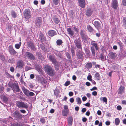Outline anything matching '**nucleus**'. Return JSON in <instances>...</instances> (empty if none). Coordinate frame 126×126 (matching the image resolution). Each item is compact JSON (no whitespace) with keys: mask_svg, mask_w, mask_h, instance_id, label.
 <instances>
[{"mask_svg":"<svg viewBox=\"0 0 126 126\" xmlns=\"http://www.w3.org/2000/svg\"><path fill=\"white\" fill-rule=\"evenodd\" d=\"M70 84V81H67L65 83V85L66 86H67Z\"/></svg>","mask_w":126,"mask_h":126,"instance_id":"obj_57","label":"nucleus"},{"mask_svg":"<svg viewBox=\"0 0 126 126\" xmlns=\"http://www.w3.org/2000/svg\"><path fill=\"white\" fill-rule=\"evenodd\" d=\"M35 95L32 92H29L28 94V96H33Z\"/></svg>","mask_w":126,"mask_h":126,"instance_id":"obj_42","label":"nucleus"},{"mask_svg":"<svg viewBox=\"0 0 126 126\" xmlns=\"http://www.w3.org/2000/svg\"><path fill=\"white\" fill-rule=\"evenodd\" d=\"M68 124L69 125H71V118L70 117L69 118V120L68 121Z\"/></svg>","mask_w":126,"mask_h":126,"instance_id":"obj_59","label":"nucleus"},{"mask_svg":"<svg viewBox=\"0 0 126 126\" xmlns=\"http://www.w3.org/2000/svg\"><path fill=\"white\" fill-rule=\"evenodd\" d=\"M92 76L91 75H88L87 77V79L88 80L90 81L92 79Z\"/></svg>","mask_w":126,"mask_h":126,"instance_id":"obj_47","label":"nucleus"},{"mask_svg":"<svg viewBox=\"0 0 126 126\" xmlns=\"http://www.w3.org/2000/svg\"><path fill=\"white\" fill-rule=\"evenodd\" d=\"M99 123V121L98 120H96L95 121L94 124L95 125H97Z\"/></svg>","mask_w":126,"mask_h":126,"instance_id":"obj_64","label":"nucleus"},{"mask_svg":"<svg viewBox=\"0 0 126 126\" xmlns=\"http://www.w3.org/2000/svg\"><path fill=\"white\" fill-rule=\"evenodd\" d=\"M120 120L118 118H116L115 119V123L116 125H118L120 123Z\"/></svg>","mask_w":126,"mask_h":126,"instance_id":"obj_33","label":"nucleus"},{"mask_svg":"<svg viewBox=\"0 0 126 126\" xmlns=\"http://www.w3.org/2000/svg\"><path fill=\"white\" fill-rule=\"evenodd\" d=\"M94 25L98 31H99L101 28V24L100 23L97 21H95L94 22Z\"/></svg>","mask_w":126,"mask_h":126,"instance_id":"obj_19","label":"nucleus"},{"mask_svg":"<svg viewBox=\"0 0 126 126\" xmlns=\"http://www.w3.org/2000/svg\"><path fill=\"white\" fill-rule=\"evenodd\" d=\"M3 99L5 102H6L8 100V98L6 96H4L3 97Z\"/></svg>","mask_w":126,"mask_h":126,"instance_id":"obj_36","label":"nucleus"},{"mask_svg":"<svg viewBox=\"0 0 126 126\" xmlns=\"http://www.w3.org/2000/svg\"><path fill=\"white\" fill-rule=\"evenodd\" d=\"M59 0H52L53 2L55 5H57L59 2Z\"/></svg>","mask_w":126,"mask_h":126,"instance_id":"obj_40","label":"nucleus"},{"mask_svg":"<svg viewBox=\"0 0 126 126\" xmlns=\"http://www.w3.org/2000/svg\"><path fill=\"white\" fill-rule=\"evenodd\" d=\"M46 73L50 76H53L55 73V71L49 65H46L44 66Z\"/></svg>","mask_w":126,"mask_h":126,"instance_id":"obj_1","label":"nucleus"},{"mask_svg":"<svg viewBox=\"0 0 126 126\" xmlns=\"http://www.w3.org/2000/svg\"><path fill=\"white\" fill-rule=\"evenodd\" d=\"M103 101L105 102V103L107 104V98L105 97H103Z\"/></svg>","mask_w":126,"mask_h":126,"instance_id":"obj_45","label":"nucleus"},{"mask_svg":"<svg viewBox=\"0 0 126 126\" xmlns=\"http://www.w3.org/2000/svg\"><path fill=\"white\" fill-rule=\"evenodd\" d=\"M100 58L102 61H104L105 60L106 57L105 58L104 56L102 54L101 55Z\"/></svg>","mask_w":126,"mask_h":126,"instance_id":"obj_46","label":"nucleus"},{"mask_svg":"<svg viewBox=\"0 0 126 126\" xmlns=\"http://www.w3.org/2000/svg\"><path fill=\"white\" fill-rule=\"evenodd\" d=\"M42 19L41 17H36L35 20V25L38 27H40L42 24Z\"/></svg>","mask_w":126,"mask_h":126,"instance_id":"obj_5","label":"nucleus"},{"mask_svg":"<svg viewBox=\"0 0 126 126\" xmlns=\"http://www.w3.org/2000/svg\"><path fill=\"white\" fill-rule=\"evenodd\" d=\"M66 55L68 59H70V55L68 53V52L66 53Z\"/></svg>","mask_w":126,"mask_h":126,"instance_id":"obj_58","label":"nucleus"},{"mask_svg":"<svg viewBox=\"0 0 126 126\" xmlns=\"http://www.w3.org/2000/svg\"><path fill=\"white\" fill-rule=\"evenodd\" d=\"M60 91L59 90L57 89H55L54 90V94L57 97H60L61 95L59 96V94L60 93Z\"/></svg>","mask_w":126,"mask_h":126,"instance_id":"obj_26","label":"nucleus"},{"mask_svg":"<svg viewBox=\"0 0 126 126\" xmlns=\"http://www.w3.org/2000/svg\"><path fill=\"white\" fill-rule=\"evenodd\" d=\"M71 53L72 55L73 58L75 56V51L73 49H71Z\"/></svg>","mask_w":126,"mask_h":126,"instance_id":"obj_44","label":"nucleus"},{"mask_svg":"<svg viewBox=\"0 0 126 126\" xmlns=\"http://www.w3.org/2000/svg\"><path fill=\"white\" fill-rule=\"evenodd\" d=\"M17 106L20 108H24L27 109L29 108V105L27 103H25L23 102L18 101L16 103Z\"/></svg>","mask_w":126,"mask_h":126,"instance_id":"obj_4","label":"nucleus"},{"mask_svg":"<svg viewBox=\"0 0 126 126\" xmlns=\"http://www.w3.org/2000/svg\"><path fill=\"white\" fill-rule=\"evenodd\" d=\"M36 54L38 59H41V57H42V55L41 53L38 52L36 53Z\"/></svg>","mask_w":126,"mask_h":126,"instance_id":"obj_41","label":"nucleus"},{"mask_svg":"<svg viewBox=\"0 0 126 126\" xmlns=\"http://www.w3.org/2000/svg\"><path fill=\"white\" fill-rule=\"evenodd\" d=\"M13 115L16 118L18 119H21L23 117L22 114L18 110L15 111L13 112Z\"/></svg>","mask_w":126,"mask_h":126,"instance_id":"obj_6","label":"nucleus"},{"mask_svg":"<svg viewBox=\"0 0 126 126\" xmlns=\"http://www.w3.org/2000/svg\"><path fill=\"white\" fill-rule=\"evenodd\" d=\"M21 43L20 42L19 43V44H16L15 45V48L17 49H19L21 45Z\"/></svg>","mask_w":126,"mask_h":126,"instance_id":"obj_35","label":"nucleus"},{"mask_svg":"<svg viewBox=\"0 0 126 126\" xmlns=\"http://www.w3.org/2000/svg\"><path fill=\"white\" fill-rule=\"evenodd\" d=\"M48 34L49 36L52 37L57 34L56 32L54 30H49L48 32Z\"/></svg>","mask_w":126,"mask_h":126,"instance_id":"obj_18","label":"nucleus"},{"mask_svg":"<svg viewBox=\"0 0 126 126\" xmlns=\"http://www.w3.org/2000/svg\"><path fill=\"white\" fill-rule=\"evenodd\" d=\"M95 77L98 80L100 78V74L98 73H97L95 74Z\"/></svg>","mask_w":126,"mask_h":126,"instance_id":"obj_39","label":"nucleus"},{"mask_svg":"<svg viewBox=\"0 0 126 126\" xmlns=\"http://www.w3.org/2000/svg\"><path fill=\"white\" fill-rule=\"evenodd\" d=\"M122 4L123 6H126V0H122Z\"/></svg>","mask_w":126,"mask_h":126,"instance_id":"obj_43","label":"nucleus"},{"mask_svg":"<svg viewBox=\"0 0 126 126\" xmlns=\"http://www.w3.org/2000/svg\"><path fill=\"white\" fill-rule=\"evenodd\" d=\"M84 49L86 55L88 56H90V52L89 49L87 48H85Z\"/></svg>","mask_w":126,"mask_h":126,"instance_id":"obj_25","label":"nucleus"},{"mask_svg":"<svg viewBox=\"0 0 126 126\" xmlns=\"http://www.w3.org/2000/svg\"><path fill=\"white\" fill-rule=\"evenodd\" d=\"M87 120V119L85 117H84L82 118V121L83 122H85Z\"/></svg>","mask_w":126,"mask_h":126,"instance_id":"obj_63","label":"nucleus"},{"mask_svg":"<svg viewBox=\"0 0 126 126\" xmlns=\"http://www.w3.org/2000/svg\"><path fill=\"white\" fill-rule=\"evenodd\" d=\"M40 121V122L43 123H45V120L44 118H41Z\"/></svg>","mask_w":126,"mask_h":126,"instance_id":"obj_50","label":"nucleus"},{"mask_svg":"<svg viewBox=\"0 0 126 126\" xmlns=\"http://www.w3.org/2000/svg\"><path fill=\"white\" fill-rule=\"evenodd\" d=\"M63 42L62 40L61 39H58L56 41V43L57 45L60 46L62 45Z\"/></svg>","mask_w":126,"mask_h":126,"instance_id":"obj_28","label":"nucleus"},{"mask_svg":"<svg viewBox=\"0 0 126 126\" xmlns=\"http://www.w3.org/2000/svg\"><path fill=\"white\" fill-rule=\"evenodd\" d=\"M9 86L12 88L14 92L15 91L17 92H19L20 91V89L17 82L10 84Z\"/></svg>","mask_w":126,"mask_h":126,"instance_id":"obj_3","label":"nucleus"},{"mask_svg":"<svg viewBox=\"0 0 126 126\" xmlns=\"http://www.w3.org/2000/svg\"><path fill=\"white\" fill-rule=\"evenodd\" d=\"M22 90L25 94L27 96H28V94L29 91L25 88L23 89Z\"/></svg>","mask_w":126,"mask_h":126,"instance_id":"obj_29","label":"nucleus"},{"mask_svg":"<svg viewBox=\"0 0 126 126\" xmlns=\"http://www.w3.org/2000/svg\"><path fill=\"white\" fill-rule=\"evenodd\" d=\"M49 60L55 66L56 70H57L59 69L60 66V64L57 61L55 57L50 55L49 56Z\"/></svg>","mask_w":126,"mask_h":126,"instance_id":"obj_2","label":"nucleus"},{"mask_svg":"<svg viewBox=\"0 0 126 126\" xmlns=\"http://www.w3.org/2000/svg\"><path fill=\"white\" fill-rule=\"evenodd\" d=\"M116 56V53L111 52L108 54L107 57L109 59L113 60L115 59Z\"/></svg>","mask_w":126,"mask_h":126,"instance_id":"obj_11","label":"nucleus"},{"mask_svg":"<svg viewBox=\"0 0 126 126\" xmlns=\"http://www.w3.org/2000/svg\"><path fill=\"white\" fill-rule=\"evenodd\" d=\"M86 110V109L85 108H82L81 110V111L82 112L84 113L85 112Z\"/></svg>","mask_w":126,"mask_h":126,"instance_id":"obj_60","label":"nucleus"},{"mask_svg":"<svg viewBox=\"0 0 126 126\" xmlns=\"http://www.w3.org/2000/svg\"><path fill=\"white\" fill-rule=\"evenodd\" d=\"M122 104L125 105H126V100H123L122 101Z\"/></svg>","mask_w":126,"mask_h":126,"instance_id":"obj_61","label":"nucleus"},{"mask_svg":"<svg viewBox=\"0 0 126 126\" xmlns=\"http://www.w3.org/2000/svg\"><path fill=\"white\" fill-rule=\"evenodd\" d=\"M26 56L29 59L31 60H34L35 59V57L29 51H27L25 52Z\"/></svg>","mask_w":126,"mask_h":126,"instance_id":"obj_8","label":"nucleus"},{"mask_svg":"<svg viewBox=\"0 0 126 126\" xmlns=\"http://www.w3.org/2000/svg\"><path fill=\"white\" fill-rule=\"evenodd\" d=\"M27 46L28 47L30 48L32 50H34L36 49L33 43L31 41H29L27 43Z\"/></svg>","mask_w":126,"mask_h":126,"instance_id":"obj_12","label":"nucleus"},{"mask_svg":"<svg viewBox=\"0 0 126 126\" xmlns=\"http://www.w3.org/2000/svg\"><path fill=\"white\" fill-rule=\"evenodd\" d=\"M92 54L93 56H95V50L94 47H92L91 48Z\"/></svg>","mask_w":126,"mask_h":126,"instance_id":"obj_30","label":"nucleus"},{"mask_svg":"<svg viewBox=\"0 0 126 126\" xmlns=\"http://www.w3.org/2000/svg\"><path fill=\"white\" fill-rule=\"evenodd\" d=\"M76 100L77 101V104H80L81 103V101L80 98L78 97L77 98H76Z\"/></svg>","mask_w":126,"mask_h":126,"instance_id":"obj_37","label":"nucleus"},{"mask_svg":"<svg viewBox=\"0 0 126 126\" xmlns=\"http://www.w3.org/2000/svg\"><path fill=\"white\" fill-rule=\"evenodd\" d=\"M11 126H20V125L18 123L11 124Z\"/></svg>","mask_w":126,"mask_h":126,"instance_id":"obj_49","label":"nucleus"},{"mask_svg":"<svg viewBox=\"0 0 126 126\" xmlns=\"http://www.w3.org/2000/svg\"><path fill=\"white\" fill-rule=\"evenodd\" d=\"M91 45L94 46L96 50H98V48L96 42L94 41H93L91 42Z\"/></svg>","mask_w":126,"mask_h":126,"instance_id":"obj_24","label":"nucleus"},{"mask_svg":"<svg viewBox=\"0 0 126 126\" xmlns=\"http://www.w3.org/2000/svg\"><path fill=\"white\" fill-rule=\"evenodd\" d=\"M39 38L41 41L43 42L46 40V38L44 35L42 33H40L39 35Z\"/></svg>","mask_w":126,"mask_h":126,"instance_id":"obj_21","label":"nucleus"},{"mask_svg":"<svg viewBox=\"0 0 126 126\" xmlns=\"http://www.w3.org/2000/svg\"><path fill=\"white\" fill-rule=\"evenodd\" d=\"M80 35L82 38L83 39H86L87 37L86 35L83 34V31H81L80 33Z\"/></svg>","mask_w":126,"mask_h":126,"instance_id":"obj_31","label":"nucleus"},{"mask_svg":"<svg viewBox=\"0 0 126 126\" xmlns=\"http://www.w3.org/2000/svg\"><path fill=\"white\" fill-rule=\"evenodd\" d=\"M93 11H92L91 8H88L86 12V15L88 16H90L92 14Z\"/></svg>","mask_w":126,"mask_h":126,"instance_id":"obj_22","label":"nucleus"},{"mask_svg":"<svg viewBox=\"0 0 126 126\" xmlns=\"http://www.w3.org/2000/svg\"><path fill=\"white\" fill-rule=\"evenodd\" d=\"M97 89L96 87H93L92 88L90 89V90L92 91L94 90H97Z\"/></svg>","mask_w":126,"mask_h":126,"instance_id":"obj_55","label":"nucleus"},{"mask_svg":"<svg viewBox=\"0 0 126 126\" xmlns=\"http://www.w3.org/2000/svg\"><path fill=\"white\" fill-rule=\"evenodd\" d=\"M117 44H118L121 48H123V44L121 42L119 41L117 42Z\"/></svg>","mask_w":126,"mask_h":126,"instance_id":"obj_38","label":"nucleus"},{"mask_svg":"<svg viewBox=\"0 0 126 126\" xmlns=\"http://www.w3.org/2000/svg\"><path fill=\"white\" fill-rule=\"evenodd\" d=\"M63 110L69 111V110L68 108V106L67 105H64V109Z\"/></svg>","mask_w":126,"mask_h":126,"instance_id":"obj_48","label":"nucleus"},{"mask_svg":"<svg viewBox=\"0 0 126 126\" xmlns=\"http://www.w3.org/2000/svg\"><path fill=\"white\" fill-rule=\"evenodd\" d=\"M92 63L91 62H90L89 63H87L86 64L85 67L86 68H87V69H90L92 67Z\"/></svg>","mask_w":126,"mask_h":126,"instance_id":"obj_27","label":"nucleus"},{"mask_svg":"<svg viewBox=\"0 0 126 126\" xmlns=\"http://www.w3.org/2000/svg\"><path fill=\"white\" fill-rule=\"evenodd\" d=\"M117 109L118 110H121L122 108L120 105H118L117 107Z\"/></svg>","mask_w":126,"mask_h":126,"instance_id":"obj_53","label":"nucleus"},{"mask_svg":"<svg viewBox=\"0 0 126 126\" xmlns=\"http://www.w3.org/2000/svg\"><path fill=\"white\" fill-rule=\"evenodd\" d=\"M87 28L88 31L90 33L93 32L94 31L93 28L90 25H88L87 26Z\"/></svg>","mask_w":126,"mask_h":126,"instance_id":"obj_23","label":"nucleus"},{"mask_svg":"<svg viewBox=\"0 0 126 126\" xmlns=\"http://www.w3.org/2000/svg\"><path fill=\"white\" fill-rule=\"evenodd\" d=\"M10 70L12 72H13L15 71V69L13 67H11L10 68Z\"/></svg>","mask_w":126,"mask_h":126,"instance_id":"obj_54","label":"nucleus"},{"mask_svg":"<svg viewBox=\"0 0 126 126\" xmlns=\"http://www.w3.org/2000/svg\"><path fill=\"white\" fill-rule=\"evenodd\" d=\"M69 113V111L63 110L62 111V114L63 116H67Z\"/></svg>","mask_w":126,"mask_h":126,"instance_id":"obj_32","label":"nucleus"},{"mask_svg":"<svg viewBox=\"0 0 126 126\" xmlns=\"http://www.w3.org/2000/svg\"><path fill=\"white\" fill-rule=\"evenodd\" d=\"M76 55L78 58L79 59H83V52L81 50H78L77 51Z\"/></svg>","mask_w":126,"mask_h":126,"instance_id":"obj_10","label":"nucleus"},{"mask_svg":"<svg viewBox=\"0 0 126 126\" xmlns=\"http://www.w3.org/2000/svg\"><path fill=\"white\" fill-rule=\"evenodd\" d=\"M52 19L53 22L56 24H58L60 22V20L58 18V16H53Z\"/></svg>","mask_w":126,"mask_h":126,"instance_id":"obj_16","label":"nucleus"},{"mask_svg":"<svg viewBox=\"0 0 126 126\" xmlns=\"http://www.w3.org/2000/svg\"><path fill=\"white\" fill-rule=\"evenodd\" d=\"M92 94L93 95L96 96L97 94V93L96 92L94 91L92 92Z\"/></svg>","mask_w":126,"mask_h":126,"instance_id":"obj_56","label":"nucleus"},{"mask_svg":"<svg viewBox=\"0 0 126 126\" xmlns=\"http://www.w3.org/2000/svg\"><path fill=\"white\" fill-rule=\"evenodd\" d=\"M111 7L114 9L116 10L118 7V3L117 0H113L111 4Z\"/></svg>","mask_w":126,"mask_h":126,"instance_id":"obj_14","label":"nucleus"},{"mask_svg":"<svg viewBox=\"0 0 126 126\" xmlns=\"http://www.w3.org/2000/svg\"><path fill=\"white\" fill-rule=\"evenodd\" d=\"M24 65V63L22 60H20L18 61L17 64V66L18 68H22L23 67Z\"/></svg>","mask_w":126,"mask_h":126,"instance_id":"obj_13","label":"nucleus"},{"mask_svg":"<svg viewBox=\"0 0 126 126\" xmlns=\"http://www.w3.org/2000/svg\"><path fill=\"white\" fill-rule=\"evenodd\" d=\"M67 31L68 32V34L70 35H71V29L70 28H68Z\"/></svg>","mask_w":126,"mask_h":126,"instance_id":"obj_52","label":"nucleus"},{"mask_svg":"<svg viewBox=\"0 0 126 126\" xmlns=\"http://www.w3.org/2000/svg\"><path fill=\"white\" fill-rule=\"evenodd\" d=\"M123 24L126 23V17H123Z\"/></svg>","mask_w":126,"mask_h":126,"instance_id":"obj_51","label":"nucleus"},{"mask_svg":"<svg viewBox=\"0 0 126 126\" xmlns=\"http://www.w3.org/2000/svg\"><path fill=\"white\" fill-rule=\"evenodd\" d=\"M11 15L14 18H16L17 16L16 13L14 11H13L11 12Z\"/></svg>","mask_w":126,"mask_h":126,"instance_id":"obj_34","label":"nucleus"},{"mask_svg":"<svg viewBox=\"0 0 126 126\" xmlns=\"http://www.w3.org/2000/svg\"><path fill=\"white\" fill-rule=\"evenodd\" d=\"M79 6L82 8H85L86 3L85 0H78Z\"/></svg>","mask_w":126,"mask_h":126,"instance_id":"obj_15","label":"nucleus"},{"mask_svg":"<svg viewBox=\"0 0 126 126\" xmlns=\"http://www.w3.org/2000/svg\"><path fill=\"white\" fill-rule=\"evenodd\" d=\"M20 111L21 113H25L26 112V111L24 110H21Z\"/></svg>","mask_w":126,"mask_h":126,"instance_id":"obj_62","label":"nucleus"},{"mask_svg":"<svg viewBox=\"0 0 126 126\" xmlns=\"http://www.w3.org/2000/svg\"><path fill=\"white\" fill-rule=\"evenodd\" d=\"M9 51L11 55H15L16 53V51L13 48L12 46H10L9 47Z\"/></svg>","mask_w":126,"mask_h":126,"instance_id":"obj_17","label":"nucleus"},{"mask_svg":"<svg viewBox=\"0 0 126 126\" xmlns=\"http://www.w3.org/2000/svg\"><path fill=\"white\" fill-rule=\"evenodd\" d=\"M125 87L124 86L121 85L118 90V93L121 94L123 93L125 90Z\"/></svg>","mask_w":126,"mask_h":126,"instance_id":"obj_20","label":"nucleus"},{"mask_svg":"<svg viewBox=\"0 0 126 126\" xmlns=\"http://www.w3.org/2000/svg\"><path fill=\"white\" fill-rule=\"evenodd\" d=\"M24 14L25 18H29L31 16V12L29 9H26Z\"/></svg>","mask_w":126,"mask_h":126,"instance_id":"obj_9","label":"nucleus"},{"mask_svg":"<svg viewBox=\"0 0 126 126\" xmlns=\"http://www.w3.org/2000/svg\"><path fill=\"white\" fill-rule=\"evenodd\" d=\"M74 43L77 48L79 49H80L82 50V46L81 44V42L80 40L79 39L75 40L74 41Z\"/></svg>","mask_w":126,"mask_h":126,"instance_id":"obj_7","label":"nucleus"}]
</instances>
